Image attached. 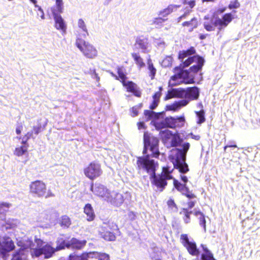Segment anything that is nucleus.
<instances>
[{
  "label": "nucleus",
  "mask_w": 260,
  "mask_h": 260,
  "mask_svg": "<svg viewBox=\"0 0 260 260\" xmlns=\"http://www.w3.org/2000/svg\"><path fill=\"white\" fill-rule=\"evenodd\" d=\"M196 53V50L193 46L179 51L177 58L182 62L173 69L174 75L170 77L169 85L195 83L194 75L202 71L205 62L202 56Z\"/></svg>",
  "instance_id": "obj_1"
},
{
  "label": "nucleus",
  "mask_w": 260,
  "mask_h": 260,
  "mask_svg": "<svg viewBox=\"0 0 260 260\" xmlns=\"http://www.w3.org/2000/svg\"><path fill=\"white\" fill-rule=\"evenodd\" d=\"M234 19V17L232 13H225L221 18H219L218 14L214 13L211 17L205 16L204 27L208 31H214L217 27L218 32H219L226 27Z\"/></svg>",
  "instance_id": "obj_2"
},
{
  "label": "nucleus",
  "mask_w": 260,
  "mask_h": 260,
  "mask_svg": "<svg viewBox=\"0 0 260 260\" xmlns=\"http://www.w3.org/2000/svg\"><path fill=\"white\" fill-rule=\"evenodd\" d=\"M190 144L186 142L183 144L182 149L176 148L175 156L171 157L173 164L174 169H177L179 172L182 174L186 173L189 171L187 164L185 162L186 153L189 148Z\"/></svg>",
  "instance_id": "obj_3"
},
{
  "label": "nucleus",
  "mask_w": 260,
  "mask_h": 260,
  "mask_svg": "<svg viewBox=\"0 0 260 260\" xmlns=\"http://www.w3.org/2000/svg\"><path fill=\"white\" fill-rule=\"evenodd\" d=\"M34 241L38 247L31 248L30 255L32 258L39 257L44 255L45 258L48 259L54 255L56 251L54 247L50 244L47 243L42 246L44 243V241L36 236L35 237Z\"/></svg>",
  "instance_id": "obj_4"
},
{
  "label": "nucleus",
  "mask_w": 260,
  "mask_h": 260,
  "mask_svg": "<svg viewBox=\"0 0 260 260\" xmlns=\"http://www.w3.org/2000/svg\"><path fill=\"white\" fill-rule=\"evenodd\" d=\"M29 189L30 194L39 198L47 199L55 197L51 190H47L46 184L42 180H37L30 182Z\"/></svg>",
  "instance_id": "obj_5"
},
{
  "label": "nucleus",
  "mask_w": 260,
  "mask_h": 260,
  "mask_svg": "<svg viewBox=\"0 0 260 260\" xmlns=\"http://www.w3.org/2000/svg\"><path fill=\"white\" fill-rule=\"evenodd\" d=\"M186 120L184 115L177 117H167L161 120H156L154 125L157 129L169 127L171 128H181L184 126Z\"/></svg>",
  "instance_id": "obj_6"
},
{
  "label": "nucleus",
  "mask_w": 260,
  "mask_h": 260,
  "mask_svg": "<svg viewBox=\"0 0 260 260\" xmlns=\"http://www.w3.org/2000/svg\"><path fill=\"white\" fill-rule=\"evenodd\" d=\"M144 148L143 153L147 155V150H149L151 153L150 156L158 158L160 155L159 151V140L153 136L150 135L147 132L144 133Z\"/></svg>",
  "instance_id": "obj_7"
},
{
  "label": "nucleus",
  "mask_w": 260,
  "mask_h": 260,
  "mask_svg": "<svg viewBox=\"0 0 260 260\" xmlns=\"http://www.w3.org/2000/svg\"><path fill=\"white\" fill-rule=\"evenodd\" d=\"M83 173L87 178L93 180L103 174L101 164L98 161H92L83 169Z\"/></svg>",
  "instance_id": "obj_8"
},
{
  "label": "nucleus",
  "mask_w": 260,
  "mask_h": 260,
  "mask_svg": "<svg viewBox=\"0 0 260 260\" xmlns=\"http://www.w3.org/2000/svg\"><path fill=\"white\" fill-rule=\"evenodd\" d=\"M150 157L149 154L138 157L137 165L139 169L144 170L152 175L155 172L156 165L154 160L150 159Z\"/></svg>",
  "instance_id": "obj_9"
},
{
  "label": "nucleus",
  "mask_w": 260,
  "mask_h": 260,
  "mask_svg": "<svg viewBox=\"0 0 260 260\" xmlns=\"http://www.w3.org/2000/svg\"><path fill=\"white\" fill-rule=\"evenodd\" d=\"M118 230L117 225L114 223H105L101 227L100 234L104 240L113 241L116 239V235L114 231Z\"/></svg>",
  "instance_id": "obj_10"
},
{
  "label": "nucleus",
  "mask_w": 260,
  "mask_h": 260,
  "mask_svg": "<svg viewBox=\"0 0 260 260\" xmlns=\"http://www.w3.org/2000/svg\"><path fill=\"white\" fill-rule=\"evenodd\" d=\"M76 45L86 57L93 58L97 56L96 49L92 45L81 38H78L76 40Z\"/></svg>",
  "instance_id": "obj_11"
},
{
  "label": "nucleus",
  "mask_w": 260,
  "mask_h": 260,
  "mask_svg": "<svg viewBox=\"0 0 260 260\" xmlns=\"http://www.w3.org/2000/svg\"><path fill=\"white\" fill-rule=\"evenodd\" d=\"M15 245L9 236H4L0 240V256L4 258L7 254L14 250Z\"/></svg>",
  "instance_id": "obj_12"
},
{
  "label": "nucleus",
  "mask_w": 260,
  "mask_h": 260,
  "mask_svg": "<svg viewBox=\"0 0 260 260\" xmlns=\"http://www.w3.org/2000/svg\"><path fill=\"white\" fill-rule=\"evenodd\" d=\"M150 178L152 187L156 191L162 192L168 185V180L155 172L151 175Z\"/></svg>",
  "instance_id": "obj_13"
},
{
  "label": "nucleus",
  "mask_w": 260,
  "mask_h": 260,
  "mask_svg": "<svg viewBox=\"0 0 260 260\" xmlns=\"http://www.w3.org/2000/svg\"><path fill=\"white\" fill-rule=\"evenodd\" d=\"M181 243L186 248L188 252L192 256H198L200 251L197 248L196 243L194 242L189 241L188 235L185 234L180 236Z\"/></svg>",
  "instance_id": "obj_14"
},
{
  "label": "nucleus",
  "mask_w": 260,
  "mask_h": 260,
  "mask_svg": "<svg viewBox=\"0 0 260 260\" xmlns=\"http://www.w3.org/2000/svg\"><path fill=\"white\" fill-rule=\"evenodd\" d=\"M121 84L127 92L132 93L138 98L141 96V91L139 90L138 85L134 82L126 80Z\"/></svg>",
  "instance_id": "obj_15"
},
{
  "label": "nucleus",
  "mask_w": 260,
  "mask_h": 260,
  "mask_svg": "<svg viewBox=\"0 0 260 260\" xmlns=\"http://www.w3.org/2000/svg\"><path fill=\"white\" fill-rule=\"evenodd\" d=\"M106 198L108 202L116 206H120L124 201L121 194L114 191L107 192Z\"/></svg>",
  "instance_id": "obj_16"
},
{
  "label": "nucleus",
  "mask_w": 260,
  "mask_h": 260,
  "mask_svg": "<svg viewBox=\"0 0 260 260\" xmlns=\"http://www.w3.org/2000/svg\"><path fill=\"white\" fill-rule=\"evenodd\" d=\"M55 20V27L60 30L63 34L66 33L67 29V25L61 17L59 15H53Z\"/></svg>",
  "instance_id": "obj_17"
},
{
  "label": "nucleus",
  "mask_w": 260,
  "mask_h": 260,
  "mask_svg": "<svg viewBox=\"0 0 260 260\" xmlns=\"http://www.w3.org/2000/svg\"><path fill=\"white\" fill-rule=\"evenodd\" d=\"M116 69L118 75H116L112 71H109L108 72L112 77L115 78V79L119 81L121 83H122L127 79L126 74L125 73L123 67H118Z\"/></svg>",
  "instance_id": "obj_18"
},
{
  "label": "nucleus",
  "mask_w": 260,
  "mask_h": 260,
  "mask_svg": "<svg viewBox=\"0 0 260 260\" xmlns=\"http://www.w3.org/2000/svg\"><path fill=\"white\" fill-rule=\"evenodd\" d=\"M28 253L24 248H19L13 253L11 260H27Z\"/></svg>",
  "instance_id": "obj_19"
},
{
  "label": "nucleus",
  "mask_w": 260,
  "mask_h": 260,
  "mask_svg": "<svg viewBox=\"0 0 260 260\" xmlns=\"http://www.w3.org/2000/svg\"><path fill=\"white\" fill-rule=\"evenodd\" d=\"M86 244V240H79L76 238H72L69 241V249L80 250L85 246Z\"/></svg>",
  "instance_id": "obj_20"
},
{
  "label": "nucleus",
  "mask_w": 260,
  "mask_h": 260,
  "mask_svg": "<svg viewBox=\"0 0 260 260\" xmlns=\"http://www.w3.org/2000/svg\"><path fill=\"white\" fill-rule=\"evenodd\" d=\"M89 253L86 252L78 253L72 252L68 256L67 260H88Z\"/></svg>",
  "instance_id": "obj_21"
},
{
  "label": "nucleus",
  "mask_w": 260,
  "mask_h": 260,
  "mask_svg": "<svg viewBox=\"0 0 260 260\" xmlns=\"http://www.w3.org/2000/svg\"><path fill=\"white\" fill-rule=\"evenodd\" d=\"M186 99L190 101L196 100L199 96V90L196 86L188 87L186 90Z\"/></svg>",
  "instance_id": "obj_22"
},
{
  "label": "nucleus",
  "mask_w": 260,
  "mask_h": 260,
  "mask_svg": "<svg viewBox=\"0 0 260 260\" xmlns=\"http://www.w3.org/2000/svg\"><path fill=\"white\" fill-rule=\"evenodd\" d=\"M84 213L86 215V219L88 221H93L95 217L94 210L91 205L89 203L86 204L84 207Z\"/></svg>",
  "instance_id": "obj_23"
},
{
  "label": "nucleus",
  "mask_w": 260,
  "mask_h": 260,
  "mask_svg": "<svg viewBox=\"0 0 260 260\" xmlns=\"http://www.w3.org/2000/svg\"><path fill=\"white\" fill-rule=\"evenodd\" d=\"M174 171V167L173 168H171V167H170L168 165H166L165 166H164L162 167L161 169V172L160 174H159V175L167 179V180H171L174 178L173 176L172 175V173H173Z\"/></svg>",
  "instance_id": "obj_24"
},
{
  "label": "nucleus",
  "mask_w": 260,
  "mask_h": 260,
  "mask_svg": "<svg viewBox=\"0 0 260 260\" xmlns=\"http://www.w3.org/2000/svg\"><path fill=\"white\" fill-rule=\"evenodd\" d=\"M56 246L54 247L56 252L65 249L66 248L69 249V241H67L63 238H58L56 241Z\"/></svg>",
  "instance_id": "obj_25"
},
{
  "label": "nucleus",
  "mask_w": 260,
  "mask_h": 260,
  "mask_svg": "<svg viewBox=\"0 0 260 260\" xmlns=\"http://www.w3.org/2000/svg\"><path fill=\"white\" fill-rule=\"evenodd\" d=\"M162 90V87L161 86H160L159 87V90L154 93V94L152 96L153 101L152 103L150 104L149 106V108L151 110H153L155 109L159 102H160V98L161 95V91Z\"/></svg>",
  "instance_id": "obj_26"
},
{
  "label": "nucleus",
  "mask_w": 260,
  "mask_h": 260,
  "mask_svg": "<svg viewBox=\"0 0 260 260\" xmlns=\"http://www.w3.org/2000/svg\"><path fill=\"white\" fill-rule=\"evenodd\" d=\"M147 39L146 38L141 39L140 38H137L135 44V46H138L139 49L142 50V52L147 53Z\"/></svg>",
  "instance_id": "obj_27"
},
{
  "label": "nucleus",
  "mask_w": 260,
  "mask_h": 260,
  "mask_svg": "<svg viewBox=\"0 0 260 260\" xmlns=\"http://www.w3.org/2000/svg\"><path fill=\"white\" fill-rule=\"evenodd\" d=\"M46 125V122H42L41 119L38 120L37 124L32 127V132H33V134H34L36 135H37L39 133L42 132L45 129Z\"/></svg>",
  "instance_id": "obj_28"
},
{
  "label": "nucleus",
  "mask_w": 260,
  "mask_h": 260,
  "mask_svg": "<svg viewBox=\"0 0 260 260\" xmlns=\"http://www.w3.org/2000/svg\"><path fill=\"white\" fill-rule=\"evenodd\" d=\"M131 56L133 57L136 64L139 69H142L145 66V63L144 61V59L140 56L139 53H132Z\"/></svg>",
  "instance_id": "obj_29"
},
{
  "label": "nucleus",
  "mask_w": 260,
  "mask_h": 260,
  "mask_svg": "<svg viewBox=\"0 0 260 260\" xmlns=\"http://www.w3.org/2000/svg\"><path fill=\"white\" fill-rule=\"evenodd\" d=\"M63 9V3L62 0H56L55 6L51 8L53 15H59L62 13Z\"/></svg>",
  "instance_id": "obj_30"
},
{
  "label": "nucleus",
  "mask_w": 260,
  "mask_h": 260,
  "mask_svg": "<svg viewBox=\"0 0 260 260\" xmlns=\"http://www.w3.org/2000/svg\"><path fill=\"white\" fill-rule=\"evenodd\" d=\"M192 213V211H189L188 208H183L181 209L180 214L182 216V218L185 223H189L190 222V215Z\"/></svg>",
  "instance_id": "obj_31"
},
{
  "label": "nucleus",
  "mask_w": 260,
  "mask_h": 260,
  "mask_svg": "<svg viewBox=\"0 0 260 260\" xmlns=\"http://www.w3.org/2000/svg\"><path fill=\"white\" fill-rule=\"evenodd\" d=\"M93 184H92L91 185L90 190L95 194H96L98 196L102 197L106 196V195H107L106 194L107 193V189H106V188L103 186L100 185V186H97L95 188L94 190H93Z\"/></svg>",
  "instance_id": "obj_32"
},
{
  "label": "nucleus",
  "mask_w": 260,
  "mask_h": 260,
  "mask_svg": "<svg viewBox=\"0 0 260 260\" xmlns=\"http://www.w3.org/2000/svg\"><path fill=\"white\" fill-rule=\"evenodd\" d=\"M147 68L149 70V76L150 77L151 79H154L156 73V69L154 67L153 63L150 58H149L147 60Z\"/></svg>",
  "instance_id": "obj_33"
},
{
  "label": "nucleus",
  "mask_w": 260,
  "mask_h": 260,
  "mask_svg": "<svg viewBox=\"0 0 260 260\" xmlns=\"http://www.w3.org/2000/svg\"><path fill=\"white\" fill-rule=\"evenodd\" d=\"M174 187L180 192L183 190L188 191V187L185 183H181L177 179L175 178L173 179Z\"/></svg>",
  "instance_id": "obj_34"
},
{
  "label": "nucleus",
  "mask_w": 260,
  "mask_h": 260,
  "mask_svg": "<svg viewBox=\"0 0 260 260\" xmlns=\"http://www.w3.org/2000/svg\"><path fill=\"white\" fill-rule=\"evenodd\" d=\"M59 224L63 228H68L71 224V219L66 215H62L59 219Z\"/></svg>",
  "instance_id": "obj_35"
},
{
  "label": "nucleus",
  "mask_w": 260,
  "mask_h": 260,
  "mask_svg": "<svg viewBox=\"0 0 260 260\" xmlns=\"http://www.w3.org/2000/svg\"><path fill=\"white\" fill-rule=\"evenodd\" d=\"M26 244H25L22 241L20 240L17 243L19 248H24L25 250H27L28 248H33L32 247L34 246V243L31 239H27L26 241Z\"/></svg>",
  "instance_id": "obj_36"
},
{
  "label": "nucleus",
  "mask_w": 260,
  "mask_h": 260,
  "mask_svg": "<svg viewBox=\"0 0 260 260\" xmlns=\"http://www.w3.org/2000/svg\"><path fill=\"white\" fill-rule=\"evenodd\" d=\"M28 146V145H22L15 148L14 151V154L17 156H22L27 152Z\"/></svg>",
  "instance_id": "obj_37"
},
{
  "label": "nucleus",
  "mask_w": 260,
  "mask_h": 260,
  "mask_svg": "<svg viewBox=\"0 0 260 260\" xmlns=\"http://www.w3.org/2000/svg\"><path fill=\"white\" fill-rule=\"evenodd\" d=\"M193 214L195 216H198V215L200 216L199 224L202 227H203L204 231H206V221L205 215H204V214L200 211H196L193 213Z\"/></svg>",
  "instance_id": "obj_38"
},
{
  "label": "nucleus",
  "mask_w": 260,
  "mask_h": 260,
  "mask_svg": "<svg viewBox=\"0 0 260 260\" xmlns=\"http://www.w3.org/2000/svg\"><path fill=\"white\" fill-rule=\"evenodd\" d=\"M179 7V6L170 5L167 8L160 11L159 15H161L164 17H166L172 13L175 9H176Z\"/></svg>",
  "instance_id": "obj_39"
},
{
  "label": "nucleus",
  "mask_w": 260,
  "mask_h": 260,
  "mask_svg": "<svg viewBox=\"0 0 260 260\" xmlns=\"http://www.w3.org/2000/svg\"><path fill=\"white\" fill-rule=\"evenodd\" d=\"M203 249L204 253L201 255L202 260H215L212 253L206 247H203Z\"/></svg>",
  "instance_id": "obj_40"
},
{
  "label": "nucleus",
  "mask_w": 260,
  "mask_h": 260,
  "mask_svg": "<svg viewBox=\"0 0 260 260\" xmlns=\"http://www.w3.org/2000/svg\"><path fill=\"white\" fill-rule=\"evenodd\" d=\"M182 141L178 135H174L173 136L171 140V145L172 147H177L180 146Z\"/></svg>",
  "instance_id": "obj_41"
},
{
  "label": "nucleus",
  "mask_w": 260,
  "mask_h": 260,
  "mask_svg": "<svg viewBox=\"0 0 260 260\" xmlns=\"http://www.w3.org/2000/svg\"><path fill=\"white\" fill-rule=\"evenodd\" d=\"M196 114L198 117V124H201L205 121V112L203 110L196 112Z\"/></svg>",
  "instance_id": "obj_42"
},
{
  "label": "nucleus",
  "mask_w": 260,
  "mask_h": 260,
  "mask_svg": "<svg viewBox=\"0 0 260 260\" xmlns=\"http://www.w3.org/2000/svg\"><path fill=\"white\" fill-rule=\"evenodd\" d=\"M176 98L178 99H182L185 98L186 99V91L185 89L182 88H176Z\"/></svg>",
  "instance_id": "obj_43"
},
{
  "label": "nucleus",
  "mask_w": 260,
  "mask_h": 260,
  "mask_svg": "<svg viewBox=\"0 0 260 260\" xmlns=\"http://www.w3.org/2000/svg\"><path fill=\"white\" fill-rule=\"evenodd\" d=\"M11 205V204L9 203H0V214H5L8 212Z\"/></svg>",
  "instance_id": "obj_44"
},
{
  "label": "nucleus",
  "mask_w": 260,
  "mask_h": 260,
  "mask_svg": "<svg viewBox=\"0 0 260 260\" xmlns=\"http://www.w3.org/2000/svg\"><path fill=\"white\" fill-rule=\"evenodd\" d=\"M95 258L98 260H111L110 255L104 252H96Z\"/></svg>",
  "instance_id": "obj_45"
},
{
  "label": "nucleus",
  "mask_w": 260,
  "mask_h": 260,
  "mask_svg": "<svg viewBox=\"0 0 260 260\" xmlns=\"http://www.w3.org/2000/svg\"><path fill=\"white\" fill-rule=\"evenodd\" d=\"M167 20V19H164L161 17L155 18L152 22V24L155 26H161L162 23Z\"/></svg>",
  "instance_id": "obj_46"
},
{
  "label": "nucleus",
  "mask_w": 260,
  "mask_h": 260,
  "mask_svg": "<svg viewBox=\"0 0 260 260\" xmlns=\"http://www.w3.org/2000/svg\"><path fill=\"white\" fill-rule=\"evenodd\" d=\"M176 88H173L168 90L166 95L165 99L169 100L173 98H176Z\"/></svg>",
  "instance_id": "obj_47"
},
{
  "label": "nucleus",
  "mask_w": 260,
  "mask_h": 260,
  "mask_svg": "<svg viewBox=\"0 0 260 260\" xmlns=\"http://www.w3.org/2000/svg\"><path fill=\"white\" fill-rule=\"evenodd\" d=\"M167 205L169 208L172 210H177L178 208L173 199H170L167 201Z\"/></svg>",
  "instance_id": "obj_48"
},
{
  "label": "nucleus",
  "mask_w": 260,
  "mask_h": 260,
  "mask_svg": "<svg viewBox=\"0 0 260 260\" xmlns=\"http://www.w3.org/2000/svg\"><path fill=\"white\" fill-rule=\"evenodd\" d=\"M240 6V4L238 2V0H235L234 1H231L230 4L228 6V8L230 9H236L239 8Z\"/></svg>",
  "instance_id": "obj_49"
},
{
  "label": "nucleus",
  "mask_w": 260,
  "mask_h": 260,
  "mask_svg": "<svg viewBox=\"0 0 260 260\" xmlns=\"http://www.w3.org/2000/svg\"><path fill=\"white\" fill-rule=\"evenodd\" d=\"M182 2L183 5H188L190 8L192 9L195 6L196 1V0H190V1L183 0V1H182Z\"/></svg>",
  "instance_id": "obj_50"
},
{
  "label": "nucleus",
  "mask_w": 260,
  "mask_h": 260,
  "mask_svg": "<svg viewBox=\"0 0 260 260\" xmlns=\"http://www.w3.org/2000/svg\"><path fill=\"white\" fill-rule=\"evenodd\" d=\"M78 25L79 27L88 34L87 29L86 27L85 23L82 19H79L78 21Z\"/></svg>",
  "instance_id": "obj_51"
},
{
  "label": "nucleus",
  "mask_w": 260,
  "mask_h": 260,
  "mask_svg": "<svg viewBox=\"0 0 260 260\" xmlns=\"http://www.w3.org/2000/svg\"><path fill=\"white\" fill-rule=\"evenodd\" d=\"M154 114V112L150 110H145L144 112V114L147 121L150 120L152 118Z\"/></svg>",
  "instance_id": "obj_52"
},
{
  "label": "nucleus",
  "mask_w": 260,
  "mask_h": 260,
  "mask_svg": "<svg viewBox=\"0 0 260 260\" xmlns=\"http://www.w3.org/2000/svg\"><path fill=\"white\" fill-rule=\"evenodd\" d=\"M189 101L190 100L185 98V99L180 100L177 102L178 103V107L180 109L181 107H185L186 105H187Z\"/></svg>",
  "instance_id": "obj_53"
},
{
  "label": "nucleus",
  "mask_w": 260,
  "mask_h": 260,
  "mask_svg": "<svg viewBox=\"0 0 260 260\" xmlns=\"http://www.w3.org/2000/svg\"><path fill=\"white\" fill-rule=\"evenodd\" d=\"M162 134L166 139H170L171 137L172 138L173 136L174 135L172 132L168 129L162 131Z\"/></svg>",
  "instance_id": "obj_54"
},
{
  "label": "nucleus",
  "mask_w": 260,
  "mask_h": 260,
  "mask_svg": "<svg viewBox=\"0 0 260 260\" xmlns=\"http://www.w3.org/2000/svg\"><path fill=\"white\" fill-rule=\"evenodd\" d=\"M131 115L133 117H135L138 115L139 113L138 107L137 106H134L131 109Z\"/></svg>",
  "instance_id": "obj_55"
},
{
  "label": "nucleus",
  "mask_w": 260,
  "mask_h": 260,
  "mask_svg": "<svg viewBox=\"0 0 260 260\" xmlns=\"http://www.w3.org/2000/svg\"><path fill=\"white\" fill-rule=\"evenodd\" d=\"M186 192L185 193H183V194L185 196L186 198L190 199H193L196 198V196L192 193V192L190 191L188 189V191H186Z\"/></svg>",
  "instance_id": "obj_56"
},
{
  "label": "nucleus",
  "mask_w": 260,
  "mask_h": 260,
  "mask_svg": "<svg viewBox=\"0 0 260 260\" xmlns=\"http://www.w3.org/2000/svg\"><path fill=\"white\" fill-rule=\"evenodd\" d=\"M5 226L6 229H8L14 228L16 226V224L13 223H9L8 222H6L5 224Z\"/></svg>",
  "instance_id": "obj_57"
},
{
  "label": "nucleus",
  "mask_w": 260,
  "mask_h": 260,
  "mask_svg": "<svg viewBox=\"0 0 260 260\" xmlns=\"http://www.w3.org/2000/svg\"><path fill=\"white\" fill-rule=\"evenodd\" d=\"M179 109V108L178 107V103L177 102L174 103L173 104H172L171 105V107L170 108V109L173 111H176Z\"/></svg>",
  "instance_id": "obj_58"
},
{
  "label": "nucleus",
  "mask_w": 260,
  "mask_h": 260,
  "mask_svg": "<svg viewBox=\"0 0 260 260\" xmlns=\"http://www.w3.org/2000/svg\"><path fill=\"white\" fill-rule=\"evenodd\" d=\"M33 132H27L24 137V139H26V140H28L32 136Z\"/></svg>",
  "instance_id": "obj_59"
},
{
  "label": "nucleus",
  "mask_w": 260,
  "mask_h": 260,
  "mask_svg": "<svg viewBox=\"0 0 260 260\" xmlns=\"http://www.w3.org/2000/svg\"><path fill=\"white\" fill-rule=\"evenodd\" d=\"M138 127L139 129H145L146 126L145 125V123L144 122H139L137 123Z\"/></svg>",
  "instance_id": "obj_60"
},
{
  "label": "nucleus",
  "mask_w": 260,
  "mask_h": 260,
  "mask_svg": "<svg viewBox=\"0 0 260 260\" xmlns=\"http://www.w3.org/2000/svg\"><path fill=\"white\" fill-rule=\"evenodd\" d=\"M23 126L22 125H20L16 128V133L17 135H20L22 130Z\"/></svg>",
  "instance_id": "obj_61"
},
{
  "label": "nucleus",
  "mask_w": 260,
  "mask_h": 260,
  "mask_svg": "<svg viewBox=\"0 0 260 260\" xmlns=\"http://www.w3.org/2000/svg\"><path fill=\"white\" fill-rule=\"evenodd\" d=\"M195 204H196L195 201H191L188 202L187 203L188 209H189L192 208L194 206Z\"/></svg>",
  "instance_id": "obj_62"
},
{
  "label": "nucleus",
  "mask_w": 260,
  "mask_h": 260,
  "mask_svg": "<svg viewBox=\"0 0 260 260\" xmlns=\"http://www.w3.org/2000/svg\"><path fill=\"white\" fill-rule=\"evenodd\" d=\"M180 179L183 181V183H185V184H186L188 181L187 177L185 175H181Z\"/></svg>",
  "instance_id": "obj_63"
},
{
  "label": "nucleus",
  "mask_w": 260,
  "mask_h": 260,
  "mask_svg": "<svg viewBox=\"0 0 260 260\" xmlns=\"http://www.w3.org/2000/svg\"><path fill=\"white\" fill-rule=\"evenodd\" d=\"M226 10V7H223V8H219L218 9L216 12H215L217 14V13L218 14H221V13H223L224 12H225Z\"/></svg>",
  "instance_id": "obj_64"
}]
</instances>
